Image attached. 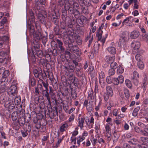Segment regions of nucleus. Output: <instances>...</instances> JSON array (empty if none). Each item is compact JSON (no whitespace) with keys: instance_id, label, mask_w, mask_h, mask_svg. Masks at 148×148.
Returning a JSON list of instances; mask_svg holds the SVG:
<instances>
[{"instance_id":"20","label":"nucleus","mask_w":148,"mask_h":148,"mask_svg":"<svg viewBox=\"0 0 148 148\" xmlns=\"http://www.w3.org/2000/svg\"><path fill=\"white\" fill-rule=\"evenodd\" d=\"M64 9L65 10H69L71 12L73 13H75V11L73 8L70 7V4L64 5Z\"/></svg>"},{"instance_id":"16","label":"nucleus","mask_w":148,"mask_h":148,"mask_svg":"<svg viewBox=\"0 0 148 148\" xmlns=\"http://www.w3.org/2000/svg\"><path fill=\"white\" fill-rule=\"evenodd\" d=\"M108 51L112 54H114L116 53V50L115 47L113 46H110L107 48Z\"/></svg>"},{"instance_id":"26","label":"nucleus","mask_w":148,"mask_h":148,"mask_svg":"<svg viewBox=\"0 0 148 148\" xmlns=\"http://www.w3.org/2000/svg\"><path fill=\"white\" fill-rule=\"evenodd\" d=\"M73 8L74 10H75V11L77 12V14H80L79 12L78 11V10L79 9V4L78 3L74 2L73 4Z\"/></svg>"},{"instance_id":"5","label":"nucleus","mask_w":148,"mask_h":148,"mask_svg":"<svg viewBox=\"0 0 148 148\" xmlns=\"http://www.w3.org/2000/svg\"><path fill=\"white\" fill-rule=\"evenodd\" d=\"M85 119L83 116L81 117V114L79 115V116L77 118L78 126L80 127V129L82 130L84 126V123Z\"/></svg>"},{"instance_id":"51","label":"nucleus","mask_w":148,"mask_h":148,"mask_svg":"<svg viewBox=\"0 0 148 148\" xmlns=\"http://www.w3.org/2000/svg\"><path fill=\"white\" fill-rule=\"evenodd\" d=\"M74 118H75V115L73 114H72L69 116L68 121H68V123H69V122H72L74 121Z\"/></svg>"},{"instance_id":"38","label":"nucleus","mask_w":148,"mask_h":148,"mask_svg":"<svg viewBox=\"0 0 148 148\" xmlns=\"http://www.w3.org/2000/svg\"><path fill=\"white\" fill-rule=\"evenodd\" d=\"M85 139L84 138L82 137L81 136H79L77 138V143L79 145H80V143L83 141Z\"/></svg>"},{"instance_id":"59","label":"nucleus","mask_w":148,"mask_h":148,"mask_svg":"<svg viewBox=\"0 0 148 148\" xmlns=\"http://www.w3.org/2000/svg\"><path fill=\"white\" fill-rule=\"evenodd\" d=\"M142 38L145 40H147L148 38V35L145 33H143L142 36Z\"/></svg>"},{"instance_id":"52","label":"nucleus","mask_w":148,"mask_h":148,"mask_svg":"<svg viewBox=\"0 0 148 148\" xmlns=\"http://www.w3.org/2000/svg\"><path fill=\"white\" fill-rule=\"evenodd\" d=\"M110 97L109 95L106 93H104L103 95V98L105 101H107Z\"/></svg>"},{"instance_id":"22","label":"nucleus","mask_w":148,"mask_h":148,"mask_svg":"<svg viewBox=\"0 0 148 148\" xmlns=\"http://www.w3.org/2000/svg\"><path fill=\"white\" fill-rule=\"evenodd\" d=\"M115 59V56H106L105 58V60L106 62L109 63L110 62L114 60Z\"/></svg>"},{"instance_id":"45","label":"nucleus","mask_w":148,"mask_h":148,"mask_svg":"<svg viewBox=\"0 0 148 148\" xmlns=\"http://www.w3.org/2000/svg\"><path fill=\"white\" fill-rule=\"evenodd\" d=\"M105 77L104 73L102 71H101L99 74V79H103Z\"/></svg>"},{"instance_id":"2","label":"nucleus","mask_w":148,"mask_h":148,"mask_svg":"<svg viewBox=\"0 0 148 148\" xmlns=\"http://www.w3.org/2000/svg\"><path fill=\"white\" fill-rule=\"evenodd\" d=\"M102 31L101 30V28L99 27V29L97 32L96 34V36L98 38V40L100 41L103 45L105 42L106 39L108 36V34H106L105 36L102 37Z\"/></svg>"},{"instance_id":"41","label":"nucleus","mask_w":148,"mask_h":148,"mask_svg":"<svg viewBox=\"0 0 148 148\" xmlns=\"http://www.w3.org/2000/svg\"><path fill=\"white\" fill-rule=\"evenodd\" d=\"M135 58L136 60L138 61V62L140 61H142L143 60V58L142 56L140 54H137L135 56Z\"/></svg>"},{"instance_id":"44","label":"nucleus","mask_w":148,"mask_h":148,"mask_svg":"<svg viewBox=\"0 0 148 148\" xmlns=\"http://www.w3.org/2000/svg\"><path fill=\"white\" fill-rule=\"evenodd\" d=\"M106 81L108 84H110L113 82L112 78L110 76H108L106 78Z\"/></svg>"},{"instance_id":"37","label":"nucleus","mask_w":148,"mask_h":148,"mask_svg":"<svg viewBox=\"0 0 148 148\" xmlns=\"http://www.w3.org/2000/svg\"><path fill=\"white\" fill-rule=\"evenodd\" d=\"M137 140L136 139L133 138L130 140L129 141V143L133 145H136L137 144Z\"/></svg>"},{"instance_id":"18","label":"nucleus","mask_w":148,"mask_h":148,"mask_svg":"<svg viewBox=\"0 0 148 148\" xmlns=\"http://www.w3.org/2000/svg\"><path fill=\"white\" fill-rule=\"evenodd\" d=\"M126 39L125 36L121 37L119 39V45L120 46H122L125 44V40Z\"/></svg>"},{"instance_id":"42","label":"nucleus","mask_w":148,"mask_h":148,"mask_svg":"<svg viewBox=\"0 0 148 148\" xmlns=\"http://www.w3.org/2000/svg\"><path fill=\"white\" fill-rule=\"evenodd\" d=\"M110 66L111 68L116 69L117 67V64L116 62H113L111 63Z\"/></svg>"},{"instance_id":"35","label":"nucleus","mask_w":148,"mask_h":148,"mask_svg":"<svg viewBox=\"0 0 148 148\" xmlns=\"http://www.w3.org/2000/svg\"><path fill=\"white\" fill-rule=\"evenodd\" d=\"M138 78L131 77V80L134 84L136 86L138 85L139 84Z\"/></svg>"},{"instance_id":"8","label":"nucleus","mask_w":148,"mask_h":148,"mask_svg":"<svg viewBox=\"0 0 148 148\" xmlns=\"http://www.w3.org/2000/svg\"><path fill=\"white\" fill-rule=\"evenodd\" d=\"M71 125V124H69L68 121H66L65 122L62 124L60 127V132H63L65 131L68 127Z\"/></svg>"},{"instance_id":"48","label":"nucleus","mask_w":148,"mask_h":148,"mask_svg":"<svg viewBox=\"0 0 148 148\" xmlns=\"http://www.w3.org/2000/svg\"><path fill=\"white\" fill-rule=\"evenodd\" d=\"M78 134V128L77 127H76L75 128V130L72 132V136L73 137H75Z\"/></svg>"},{"instance_id":"30","label":"nucleus","mask_w":148,"mask_h":148,"mask_svg":"<svg viewBox=\"0 0 148 148\" xmlns=\"http://www.w3.org/2000/svg\"><path fill=\"white\" fill-rule=\"evenodd\" d=\"M124 69L121 66H119L117 70V73L118 74H121L123 72Z\"/></svg>"},{"instance_id":"13","label":"nucleus","mask_w":148,"mask_h":148,"mask_svg":"<svg viewBox=\"0 0 148 148\" xmlns=\"http://www.w3.org/2000/svg\"><path fill=\"white\" fill-rule=\"evenodd\" d=\"M16 87L15 85L12 86L10 87L8 92L10 94L13 95V94L16 93Z\"/></svg>"},{"instance_id":"17","label":"nucleus","mask_w":148,"mask_h":148,"mask_svg":"<svg viewBox=\"0 0 148 148\" xmlns=\"http://www.w3.org/2000/svg\"><path fill=\"white\" fill-rule=\"evenodd\" d=\"M12 101V103H14L15 105L18 104L21 102V98L19 96L15 97H13Z\"/></svg>"},{"instance_id":"49","label":"nucleus","mask_w":148,"mask_h":148,"mask_svg":"<svg viewBox=\"0 0 148 148\" xmlns=\"http://www.w3.org/2000/svg\"><path fill=\"white\" fill-rule=\"evenodd\" d=\"M29 84H30L32 86H34L36 84L35 79L33 78L30 79L29 80Z\"/></svg>"},{"instance_id":"23","label":"nucleus","mask_w":148,"mask_h":148,"mask_svg":"<svg viewBox=\"0 0 148 148\" xmlns=\"http://www.w3.org/2000/svg\"><path fill=\"white\" fill-rule=\"evenodd\" d=\"M34 37L35 40H40L42 38L41 33L39 32L34 34Z\"/></svg>"},{"instance_id":"64","label":"nucleus","mask_w":148,"mask_h":148,"mask_svg":"<svg viewBox=\"0 0 148 148\" xmlns=\"http://www.w3.org/2000/svg\"><path fill=\"white\" fill-rule=\"evenodd\" d=\"M130 146L126 143H124L123 145V148H130Z\"/></svg>"},{"instance_id":"7","label":"nucleus","mask_w":148,"mask_h":148,"mask_svg":"<svg viewBox=\"0 0 148 148\" xmlns=\"http://www.w3.org/2000/svg\"><path fill=\"white\" fill-rule=\"evenodd\" d=\"M2 103H4L5 107L8 108L9 110H12L14 108L15 106L14 103H11L9 101L5 102V101L2 100Z\"/></svg>"},{"instance_id":"56","label":"nucleus","mask_w":148,"mask_h":148,"mask_svg":"<svg viewBox=\"0 0 148 148\" xmlns=\"http://www.w3.org/2000/svg\"><path fill=\"white\" fill-rule=\"evenodd\" d=\"M76 138L75 137H71V145H75L76 143Z\"/></svg>"},{"instance_id":"32","label":"nucleus","mask_w":148,"mask_h":148,"mask_svg":"<svg viewBox=\"0 0 148 148\" xmlns=\"http://www.w3.org/2000/svg\"><path fill=\"white\" fill-rule=\"evenodd\" d=\"M89 121V119H88V122H89V125L90 127L92 128L93 124L94 123V119L93 116H92L90 118V120Z\"/></svg>"},{"instance_id":"40","label":"nucleus","mask_w":148,"mask_h":148,"mask_svg":"<svg viewBox=\"0 0 148 148\" xmlns=\"http://www.w3.org/2000/svg\"><path fill=\"white\" fill-rule=\"evenodd\" d=\"M139 110V108L137 107L136 108H135L132 113V115L134 116H136L138 114V112Z\"/></svg>"},{"instance_id":"63","label":"nucleus","mask_w":148,"mask_h":148,"mask_svg":"<svg viewBox=\"0 0 148 148\" xmlns=\"http://www.w3.org/2000/svg\"><path fill=\"white\" fill-rule=\"evenodd\" d=\"M88 133L86 131H84L82 134L81 136L83 138H84V139H85V137H86L88 136Z\"/></svg>"},{"instance_id":"33","label":"nucleus","mask_w":148,"mask_h":148,"mask_svg":"<svg viewBox=\"0 0 148 148\" xmlns=\"http://www.w3.org/2000/svg\"><path fill=\"white\" fill-rule=\"evenodd\" d=\"M88 100H86L84 102V106H85L87 110H88V111H90L92 110V107H90L89 108H88Z\"/></svg>"},{"instance_id":"43","label":"nucleus","mask_w":148,"mask_h":148,"mask_svg":"<svg viewBox=\"0 0 148 148\" xmlns=\"http://www.w3.org/2000/svg\"><path fill=\"white\" fill-rule=\"evenodd\" d=\"M115 71L114 69L111 68L108 71V74L110 76L113 75L115 73Z\"/></svg>"},{"instance_id":"50","label":"nucleus","mask_w":148,"mask_h":148,"mask_svg":"<svg viewBox=\"0 0 148 148\" xmlns=\"http://www.w3.org/2000/svg\"><path fill=\"white\" fill-rule=\"evenodd\" d=\"M100 126L98 125H95V131L96 134H98L100 131Z\"/></svg>"},{"instance_id":"54","label":"nucleus","mask_w":148,"mask_h":148,"mask_svg":"<svg viewBox=\"0 0 148 148\" xmlns=\"http://www.w3.org/2000/svg\"><path fill=\"white\" fill-rule=\"evenodd\" d=\"M67 34L68 35L73 36L74 35V32L73 29H71V30H69L67 32Z\"/></svg>"},{"instance_id":"4","label":"nucleus","mask_w":148,"mask_h":148,"mask_svg":"<svg viewBox=\"0 0 148 148\" xmlns=\"http://www.w3.org/2000/svg\"><path fill=\"white\" fill-rule=\"evenodd\" d=\"M124 80V78L123 76L120 75L118 76V78H114L113 79V83L115 85H117L119 83H122Z\"/></svg>"},{"instance_id":"12","label":"nucleus","mask_w":148,"mask_h":148,"mask_svg":"<svg viewBox=\"0 0 148 148\" xmlns=\"http://www.w3.org/2000/svg\"><path fill=\"white\" fill-rule=\"evenodd\" d=\"M42 90V94L43 96L46 97L48 102H50L51 99L48 93L49 90Z\"/></svg>"},{"instance_id":"28","label":"nucleus","mask_w":148,"mask_h":148,"mask_svg":"<svg viewBox=\"0 0 148 148\" xmlns=\"http://www.w3.org/2000/svg\"><path fill=\"white\" fill-rule=\"evenodd\" d=\"M60 5H69L70 4L69 2V0H59L58 1Z\"/></svg>"},{"instance_id":"47","label":"nucleus","mask_w":148,"mask_h":148,"mask_svg":"<svg viewBox=\"0 0 148 148\" xmlns=\"http://www.w3.org/2000/svg\"><path fill=\"white\" fill-rule=\"evenodd\" d=\"M131 77L138 78L139 77L138 73L136 71H134L133 73V76H132Z\"/></svg>"},{"instance_id":"24","label":"nucleus","mask_w":148,"mask_h":148,"mask_svg":"<svg viewBox=\"0 0 148 148\" xmlns=\"http://www.w3.org/2000/svg\"><path fill=\"white\" fill-rule=\"evenodd\" d=\"M56 41L58 45V47L60 50L62 51H64V49L62 46L63 43L59 39H57Z\"/></svg>"},{"instance_id":"29","label":"nucleus","mask_w":148,"mask_h":148,"mask_svg":"<svg viewBox=\"0 0 148 148\" xmlns=\"http://www.w3.org/2000/svg\"><path fill=\"white\" fill-rule=\"evenodd\" d=\"M135 131L137 132L140 133L144 135H146V134L144 133V131L141 130L140 128L138 127H134Z\"/></svg>"},{"instance_id":"25","label":"nucleus","mask_w":148,"mask_h":148,"mask_svg":"<svg viewBox=\"0 0 148 148\" xmlns=\"http://www.w3.org/2000/svg\"><path fill=\"white\" fill-rule=\"evenodd\" d=\"M86 41L88 40L89 43L88 44V46L89 47H90V46L91 45L92 42L93 36H91L90 35L88 36L86 39Z\"/></svg>"},{"instance_id":"9","label":"nucleus","mask_w":148,"mask_h":148,"mask_svg":"<svg viewBox=\"0 0 148 148\" xmlns=\"http://www.w3.org/2000/svg\"><path fill=\"white\" fill-rule=\"evenodd\" d=\"M140 45V42L138 41H134L131 43V46L134 50L138 49Z\"/></svg>"},{"instance_id":"60","label":"nucleus","mask_w":148,"mask_h":148,"mask_svg":"<svg viewBox=\"0 0 148 148\" xmlns=\"http://www.w3.org/2000/svg\"><path fill=\"white\" fill-rule=\"evenodd\" d=\"M33 73L35 76L36 77H38L39 75L38 71L36 69H34L33 71Z\"/></svg>"},{"instance_id":"62","label":"nucleus","mask_w":148,"mask_h":148,"mask_svg":"<svg viewBox=\"0 0 148 148\" xmlns=\"http://www.w3.org/2000/svg\"><path fill=\"white\" fill-rule=\"evenodd\" d=\"M122 21L121 20L119 21L118 23H112V25L114 27H117L120 25L121 24Z\"/></svg>"},{"instance_id":"10","label":"nucleus","mask_w":148,"mask_h":148,"mask_svg":"<svg viewBox=\"0 0 148 148\" xmlns=\"http://www.w3.org/2000/svg\"><path fill=\"white\" fill-rule=\"evenodd\" d=\"M46 17L44 16L43 15L40 13H39L38 15V18L42 24H45L46 21H45Z\"/></svg>"},{"instance_id":"6","label":"nucleus","mask_w":148,"mask_h":148,"mask_svg":"<svg viewBox=\"0 0 148 148\" xmlns=\"http://www.w3.org/2000/svg\"><path fill=\"white\" fill-rule=\"evenodd\" d=\"M3 72L2 75L3 78L1 79V83L3 82V84H5L7 82L8 79L7 77L9 76L10 73L9 71L8 70H5Z\"/></svg>"},{"instance_id":"1","label":"nucleus","mask_w":148,"mask_h":148,"mask_svg":"<svg viewBox=\"0 0 148 148\" xmlns=\"http://www.w3.org/2000/svg\"><path fill=\"white\" fill-rule=\"evenodd\" d=\"M96 98L95 94L93 92L92 90L90 89L88 92V99L89 101V103L91 106L93 102L95 103Z\"/></svg>"},{"instance_id":"3","label":"nucleus","mask_w":148,"mask_h":148,"mask_svg":"<svg viewBox=\"0 0 148 148\" xmlns=\"http://www.w3.org/2000/svg\"><path fill=\"white\" fill-rule=\"evenodd\" d=\"M74 67L70 66L65 67V71L66 72L65 75L68 77H72L73 75Z\"/></svg>"},{"instance_id":"57","label":"nucleus","mask_w":148,"mask_h":148,"mask_svg":"<svg viewBox=\"0 0 148 148\" xmlns=\"http://www.w3.org/2000/svg\"><path fill=\"white\" fill-rule=\"evenodd\" d=\"M105 129L106 131L108 133H110V131L111 130V129L108 124H107L105 126Z\"/></svg>"},{"instance_id":"46","label":"nucleus","mask_w":148,"mask_h":148,"mask_svg":"<svg viewBox=\"0 0 148 148\" xmlns=\"http://www.w3.org/2000/svg\"><path fill=\"white\" fill-rule=\"evenodd\" d=\"M124 94L126 98L128 99L130 97V93L129 91L127 89H125L124 90Z\"/></svg>"},{"instance_id":"15","label":"nucleus","mask_w":148,"mask_h":148,"mask_svg":"<svg viewBox=\"0 0 148 148\" xmlns=\"http://www.w3.org/2000/svg\"><path fill=\"white\" fill-rule=\"evenodd\" d=\"M139 34L138 31L134 30L130 34V37L131 38L135 39L139 36Z\"/></svg>"},{"instance_id":"11","label":"nucleus","mask_w":148,"mask_h":148,"mask_svg":"<svg viewBox=\"0 0 148 148\" xmlns=\"http://www.w3.org/2000/svg\"><path fill=\"white\" fill-rule=\"evenodd\" d=\"M69 47L71 52L75 53L79 51V48L76 45H72L71 44H69Z\"/></svg>"},{"instance_id":"36","label":"nucleus","mask_w":148,"mask_h":148,"mask_svg":"<svg viewBox=\"0 0 148 148\" xmlns=\"http://www.w3.org/2000/svg\"><path fill=\"white\" fill-rule=\"evenodd\" d=\"M138 78L131 77V80L134 84L136 86L138 85L139 84Z\"/></svg>"},{"instance_id":"34","label":"nucleus","mask_w":148,"mask_h":148,"mask_svg":"<svg viewBox=\"0 0 148 148\" xmlns=\"http://www.w3.org/2000/svg\"><path fill=\"white\" fill-rule=\"evenodd\" d=\"M125 84L126 86L129 88H131L132 87V84L131 81L128 79H127L125 81Z\"/></svg>"},{"instance_id":"27","label":"nucleus","mask_w":148,"mask_h":148,"mask_svg":"<svg viewBox=\"0 0 148 148\" xmlns=\"http://www.w3.org/2000/svg\"><path fill=\"white\" fill-rule=\"evenodd\" d=\"M133 17L132 16H129L127 17L126 18L124 19V21H125L127 24L128 23H132Z\"/></svg>"},{"instance_id":"39","label":"nucleus","mask_w":148,"mask_h":148,"mask_svg":"<svg viewBox=\"0 0 148 148\" xmlns=\"http://www.w3.org/2000/svg\"><path fill=\"white\" fill-rule=\"evenodd\" d=\"M138 66L140 69H143L144 68V64L142 61H140L138 62Z\"/></svg>"},{"instance_id":"21","label":"nucleus","mask_w":148,"mask_h":148,"mask_svg":"<svg viewBox=\"0 0 148 148\" xmlns=\"http://www.w3.org/2000/svg\"><path fill=\"white\" fill-rule=\"evenodd\" d=\"M43 90L42 86L41 84H38L37 85V87L35 88V92L36 95L39 94V90Z\"/></svg>"},{"instance_id":"58","label":"nucleus","mask_w":148,"mask_h":148,"mask_svg":"<svg viewBox=\"0 0 148 148\" xmlns=\"http://www.w3.org/2000/svg\"><path fill=\"white\" fill-rule=\"evenodd\" d=\"M99 82L101 85V87L102 88H103L105 86V82L103 79H99Z\"/></svg>"},{"instance_id":"19","label":"nucleus","mask_w":148,"mask_h":148,"mask_svg":"<svg viewBox=\"0 0 148 148\" xmlns=\"http://www.w3.org/2000/svg\"><path fill=\"white\" fill-rule=\"evenodd\" d=\"M3 82L1 83V81H0V85L1 86L0 87V93H2L5 92L7 90L6 87L5 86L6 84H3Z\"/></svg>"},{"instance_id":"53","label":"nucleus","mask_w":148,"mask_h":148,"mask_svg":"<svg viewBox=\"0 0 148 148\" xmlns=\"http://www.w3.org/2000/svg\"><path fill=\"white\" fill-rule=\"evenodd\" d=\"M71 96L73 99H75L77 97V94L76 91L72 92H71Z\"/></svg>"},{"instance_id":"31","label":"nucleus","mask_w":148,"mask_h":148,"mask_svg":"<svg viewBox=\"0 0 148 148\" xmlns=\"http://www.w3.org/2000/svg\"><path fill=\"white\" fill-rule=\"evenodd\" d=\"M18 118V113L17 112H14L12 114V118L13 121H16Z\"/></svg>"},{"instance_id":"55","label":"nucleus","mask_w":148,"mask_h":148,"mask_svg":"<svg viewBox=\"0 0 148 148\" xmlns=\"http://www.w3.org/2000/svg\"><path fill=\"white\" fill-rule=\"evenodd\" d=\"M42 84H43V86L45 88V90H48V85L49 84L47 83V82H45L44 81H43L42 80Z\"/></svg>"},{"instance_id":"61","label":"nucleus","mask_w":148,"mask_h":148,"mask_svg":"<svg viewBox=\"0 0 148 148\" xmlns=\"http://www.w3.org/2000/svg\"><path fill=\"white\" fill-rule=\"evenodd\" d=\"M118 110L117 109H114L112 112L113 115L115 116H117L118 115Z\"/></svg>"},{"instance_id":"14","label":"nucleus","mask_w":148,"mask_h":148,"mask_svg":"<svg viewBox=\"0 0 148 148\" xmlns=\"http://www.w3.org/2000/svg\"><path fill=\"white\" fill-rule=\"evenodd\" d=\"M106 93L109 95L110 97H112L113 95V92L112 89L110 86H108L106 87Z\"/></svg>"}]
</instances>
